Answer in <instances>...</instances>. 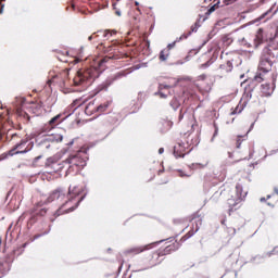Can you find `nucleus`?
<instances>
[{
    "label": "nucleus",
    "mask_w": 278,
    "mask_h": 278,
    "mask_svg": "<svg viewBox=\"0 0 278 278\" xmlns=\"http://www.w3.org/2000/svg\"><path fill=\"white\" fill-rule=\"evenodd\" d=\"M229 157H231V153H229Z\"/></svg>",
    "instance_id": "56"
},
{
    "label": "nucleus",
    "mask_w": 278,
    "mask_h": 278,
    "mask_svg": "<svg viewBox=\"0 0 278 278\" xmlns=\"http://www.w3.org/2000/svg\"><path fill=\"white\" fill-rule=\"evenodd\" d=\"M23 144H27V141H21L20 143L15 144V147L10 150V155H16L18 153H27V150H20V151H16V149H21V147H23Z\"/></svg>",
    "instance_id": "22"
},
{
    "label": "nucleus",
    "mask_w": 278,
    "mask_h": 278,
    "mask_svg": "<svg viewBox=\"0 0 278 278\" xmlns=\"http://www.w3.org/2000/svg\"><path fill=\"white\" fill-rule=\"evenodd\" d=\"M270 12H273V8L269 9L267 12L263 13L262 16L260 17V20L266 18V16H268V14H269Z\"/></svg>",
    "instance_id": "35"
},
{
    "label": "nucleus",
    "mask_w": 278,
    "mask_h": 278,
    "mask_svg": "<svg viewBox=\"0 0 278 278\" xmlns=\"http://www.w3.org/2000/svg\"><path fill=\"white\" fill-rule=\"evenodd\" d=\"M267 199H270V195H267Z\"/></svg>",
    "instance_id": "54"
},
{
    "label": "nucleus",
    "mask_w": 278,
    "mask_h": 278,
    "mask_svg": "<svg viewBox=\"0 0 278 278\" xmlns=\"http://www.w3.org/2000/svg\"><path fill=\"white\" fill-rule=\"evenodd\" d=\"M244 155H241L239 159H238V162H240V160H244Z\"/></svg>",
    "instance_id": "43"
},
{
    "label": "nucleus",
    "mask_w": 278,
    "mask_h": 278,
    "mask_svg": "<svg viewBox=\"0 0 278 278\" xmlns=\"http://www.w3.org/2000/svg\"><path fill=\"white\" fill-rule=\"evenodd\" d=\"M75 62H76V64H77V63L79 62V59H76Z\"/></svg>",
    "instance_id": "50"
},
{
    "label": "nucleus",
    "mask_w": 278,
    "mask_h": 278,
    "mask_svg": "<svg viewBox=\"0 0 278 278\" xmlns=\"http://www.w3.org/2000/svg\"><path fill=\"white\" fill-rule=\"evenodd\" d=\"M169 105L170 108H173V110H178L179 105L181 104L179 103V100H177V98H173Z\"/></svg>",
    "instance_id": "26"
},
{
    "label": "nucleus",
    "mask_w": 278,
    "mask_h": 278,
    "mask_svg": "<svg viewBox=\"0 0 278 278\" xmlns=\"http://www.w3.org/2000/svg\"><path fill=\"white\" fill-rule=\"evenodd\" d=\"M262 81H264V76L260 73L245 87L239 104L231 114H240L249 103H257V91H255V87L257 84H262Z\"/></svg>",
    "instance_id": "4"
},
{
    "label": "nucleus",
    "mask_w": 278,
    "mask_h": 278,
    "mask_svg": "<svg viewBox=\"0 0 278 278\" xmlns=\"http://www.w3.org/2000/svg\"><path fill=\"white\" fill-rule=\"evenodd\" d=\"M84 190L79 187H70L68 192L62 188L54 189L48 197V203L58 201L62 203L61 207L55 212L54 216H62V214H68V212H75L79 207L80 201H84Z\"/></svg>",
    "instance_id": "2"
},
{
    "label": "nucleus",
    "mask_w": 278,
    "mask_h": 278,
    "mask_svg": "<svg viewBox=\"0 0 278 278\" xmlns=\"http://www.w3.org/2000/svg\"><path fill=\"white\" fill-rule=\"evenodd\" d=\"M16 136H17L16 134H13L12 137H11L12 140H14V138H16Z\"/></svg>",
    "instance_id": "45"
},
{
    "label": "nucleus",
    "mask_w": 278,
    "mask_h": 278,
    "mask_svg": "<svg viewBox=\"0 0 278 278\" xmlns=\"http://www.w3.org/2000/svg\"><path fill=\"white\" fill-rule=\"evenodd\" d=\"M233 154H235V155H238V150L233 151Z\"/></svg>",
    "instance_id": "48"
},
{
    "label": "nucleus",
    "mask_w": 278,
    "mask_h": 278,
    "mask_svg": "<svg viewBox=\"0 0 278 278\" xmlns=\"http://www.w3.org/2000/svg\"><path fill=\"white\" fill-rule=\"evenodd\" d=\"M178 121H184V111L182 110H180Z\"/></svg>",
    "instance_id": "39"
},
{
    "label": "nucleus",
    "mask_w": 278,
    "mask_h": 278,
    "mask_svg": "<svg viewBox=\"0 0 278 278\" xmlns=\"http://www.w3.org/2000/svg\"><path fill=\"white\" fill-rule=\"evenodd\" d=\"M70 164V168H76V170H81L84 166H86V162H88V152L87 150H79L76 154L71 155L65 161Z\"/></svg>",
    "instance_id": "7"
},
{
    "label": "nucleus",
    "mask_w": 278,
    "mask_h": 278,
    "mask_svg": "<svg viewBox=\"0 0 278 278\" xmlns=\"http://www.w3.org/2000/svg\"><path fill=\"white\" fill-rule=\"evenodd\" d=\"M61 123H64V117H62V114H58L43 126V131H52V129H55V127H58V125H61Z\"/></svg>",
    "instance_id": "13"
},
{
    "label": "nucleus",
    "mask_w": 278,
    "mask_h": 278,
    "mask_svg": "<svg viewBox=\"0 0 278 278\" xmlns=\"http://www.w3.org/2000/svg\"><path fill=\"white\" fill-rule=\"evenodd\" d=\"M99 38V35L97 33H93L91 36H89L88 40H97Z\"/></svg>",
    "instance_id": "36"
},
{
    "label": "nucleus",
    "mask_w": 278,
    "mask_h": 278,
    "mask_svg": "<svg viewBox=\"0 0 278 278\" xmlns=\"http://www.w3.org/2000/svg\"><path fill=\"white\" fill-rule=\"evenodd\" d=\"M101 90H108V85L106 84H102L98 87V91L97 92H101Z\"/></svg>",
    "instance_id": "33"
},
{
    "label": "nucleus",
    "mask_w": 278,
    "mask_h": 278,
    "mask_svg": "<svg viewBox=\"0 0 278 278\" xmlns=\"http://www.w3.org/2000/svg\"><path fill=\"white\" fill-rule=\"evenodd\" d=\"M43 205L45 204L42 202H38L33 210V214L35 216H47V207Z\"/></svg>",
    "instance_id": "17"
},
{
    "label": "nucleus",
    "mask_w": 278,
    "mask_h": 278,
    "mask_svg": "<svg viewBox=\"0 0 278 278\" xmlns=\"http://www.w3.org/2000/svg\"><path fill=\"white\" fill-rule=\"evenodd\" d=\"M240 47H244V49H253L255 47L253 45V37H243L239 40Z\"/></svg>",
    "instance_id": "19"
},
{
    "label": "nucleus",
    "mask_w": 278,
    "mask_h": 278,
    "mask_svg": "<svg viewBox=\"0 0 278 278\" xmlns=\"http://www.w3.org/2000/svg\"><path fill=\"white\" fill-rule=\"evenodd\" d=\"M72 8H75V4H72Z\"/></svg>",
    "instance_id": "53"
},
{
    "label": "nucleus",
    "mask_w": 278,
    "mask_h": 278,
    "mask_svg": "<svg viewBox=\"0 0 278 278\" xmlns=\"http://www.w3.org/2000/svg\"><path fill=\"white\" fill-rule=\"evenodd\" d=\"M135 5H140V3H138V2H135Z\"/></svg>",
    "instance_id": "51"
},
{
    "label": "nucleus",
    "mask_w": 278,
    "mask_h": 278,
    "mask_svg": "<svg viewBox=\"0 0 278 278\" xmlns=\"http://www.w3.org/2000/svg\"><path fill=\"white\" fill-rule=\"evenodd\" d=\"M264 201H266V198H261V202H264Z\"/></svg>",
    "instance_id": "46"
},
{
    "label": "nucleus",
    "mask_w": 278,
    "mask_h": 278,
    "mask_svg": "<svg viewBox=\"0 0 278 278\" xmlns=\"http://www.w3.org/2000/svg\"><path fill=\"white\" fill-rule=\"evenodd\" d=\"M187 138H190V135H188Z\"/></svg>",
    "instance_id": "55"
},
{
    "label": "nucleus",
    "mask_w": 278,
    "mask_h": 278,
    "mask_svg": "<svg viewBox=\"0 0 278 278\" xmlns=\"http://www.w3.org/2000/svg\"><path fill=\"white\" fill-rule=\"evenodd\" d=\"M197 88L199 89L200 92H207V90H211L210 86H207L205 88H201V85H197Z\"/></svg>",
    "instance_id": "29"
},
{
    "label": "nucleus",
    "mask_w": 278,
    "mask_h": 278,
    "mask_svg": "<svg viewBox=\"0 0 278 278\" xmlns=\"http://www.w3.org/2000/svg\"><path fill=\"white\" fill-rule=\"evenodd\" d=\"M208 162L204 161L202 163H192L189 168H191V170H203V168H205L207 166Z\"/></svg>",
    "instance_id": "24"
},
{
    "label": "nucleus",
    "mask_w": 278,
    "mask_h": 278,
    "mask_svg": "<svg viewBox=\"0 0 278 278\" xmlns=\"http://www.w3.org/2000/svg\"><path fill=\"white\" fill-rule=\"evenodd\" d=\"M238 0H225L226 5H230V3H236Z\"/></svg>",
    "instance_id": "40"
},
{
    "label": "nucleus",
    "mask_w": 278,
    "mask_h": 278,
    "mask_svg": "<svg viewBox=\"0 0 278 278\" xmlns=\"http://www.w3.org/2000/svg\"><path fill=\"white\" fill-rule=\"evenodd\" d=\"M185 96L186 97H194V91H192V89H188L187 91H185Z\"/></svg>",
    "instance_id": "34"
},
{
    "label": "nucleus",
    "mask_w": 278,
    "mask_h": 278,
    "mask_svg": "<svg viewBox=\"0 0 278 278\" xmlns=\"http://www.w3.org/2000/svg\"><path fill=\"white\" fill-rule=\"evenodd\" d=\"M274 190H275L276 194H278V189H277V188H275Z\"/></svg>",
    "instance_id": "49"
},
{
    "label": "nucleus",
    "mask_w": 278,
    "mask_h": 278,
    "mask_svg": "<svg viewBox=\"0 0 278 278\" xmlns=\"http://www.w3.org/2000/svg\"><path fill=\"white\" fill-rule=\"evenodd\" d=\"M187 220L192 223L191 229L185 236H182L179 241L167 245L165 249L156 250L146 257V263L150 268L160 266V264L164 262V258L162 257H165V255H170V253H175V251H179V249H181V243L186 242V240H190V238H192V236L199 231V225H201V217L199 216V213L190 215L187 217Z\"/></svg>",
    "instance_id": "3"
},
{
    "label": "nucleus",
    "mask_w": 278,
    "mask_h": 278,
    "mask_svg": "<svg viewBox=\"0 0 278 278\" xmlns=\"http://www.w3.org/2000/svg\"><path fill=\"white\" fill-rule=\"evenodd\" d=\"M210 64H212L210 61H207L206 63L201 65V68H207V66H210Z\"/></svg>",
    "instance_id": "38"
},
{
    "label": "nucleus",
    "mask_w": 278,
    "mask_h": 278,
    "mask_svg": "<svg viewBox=\"0 0 278 278\" xmlns=\"http://www.w3.org/2000/svg\"><path fill=\"white\" fill-rule=\"evenodd\" d=\"M205 79H207V75H205V74L199 75L197 77V81H205Z\"/></svg>",
    "instance_id": "31"
},
{
    "label": "nucleus",
    "mask_w": 278,
    "mask_h": 278,
    "mask_svg": "<svg viewBox=\"0 0 278 278\" xmlns=\"http://www.w3.org/2000/svg\"><path fill=\"white\" fill-rule=\"evenodd\" d=\"M109 51L113 52L103 58H96L89 67L78 70L73 79L74 86H84L89 81H94V79L105 71V63L110 62V60H122L123 58H128L127 53L122 52L123 47L110 46Z\"/></svg>",
    "instance_id": "1"
},
{
    "label": "nucleus",
    "mask_w": 278,
    "mask_h": 278,
    "mask_svg": "<svg viewBox=\"0 0 278 278\" xmlns=\"http://www.w3.org/2000/svg\"><path fill=\"white\" fill-rule=\"evenodd\" d=\"M98 34H103V38H105L106 40H110V38H112L113 36H116V34H118V30L116 29H105L104 31H98Z\"/></svg>",
    "instance_id": "23"
},
{
    "label": "nucleus",
    "mask_w": 278,
    "mask_h": 278,
    "mask_svg": "<svg viewBox=\"0 0 278 278\" xmlns=\"http://www.w3.org/2000/svg\"><path fill=\"white\" fill-rule=\"evenodd\" d=\"M232 233H236V229H232Z\"/></svg>",
    "instance_id": "52"
},
{
    "label": "nucleus",
    "mask_w": 278,
    "mask_h": 278,
    "mask_svg": "<svg viewBox=\"0 0 278 278\" xmlns=\"http://www.w3.org/2000/svg\"><path fill=\"white\" fill-rule=\"evenodd\" d=\"M110 108V102L106 101L102 104H99V102H97V114L96 116H101V114H103L104 112H108V109Z\"/></svg>",
    "instance_id": "20"
},
{
    "label": "nucleus",
    "mask_w": 278,
    "mask_h": 278,
    "mask_svg": "<svg viewBox=\"0 0 278 278\" xmlns=\"http://www.w3.org/2000/svg\"><path fill=\"white\" fill-rule=\"evenodd\" d=\"M254 49H257L263 42H268L273 40V36H268V33L264 28H258L255 37H252Z\"/></svg>",
    "instance_id": "9"
},
{
    "label": "nucleus",
    "mask_w": 278,
    "mask_h": 278,
    "mask_svg": "<svg viewBox=\"0 0 278 278\" xmlns=\"http://www.w3.org/2000/svg\"><path fill=\"white\" fill-rule=\"evenodd\" d=\"M262 56L271 62L273 64H277L278 62V50L273 47H267L263 49Z\"/></svg>",
    "instance_id": "11"
},
{
    "label": "nucleus",
    "mask_w": 278,
    "mask_h": 278,
    "mask_svg": "<svg viewBox=\"0 0 278 278\" xmlns=\"http://www.w3.org/2000/svg\"><path fill=\"white\" fill-rule=\"evenodd\" d=\"M242 138H244V136H237V139H236V148L237 149H240V144H242V142L244 141V139H242Z\"/></svg>",
    "instance_id": "27"
},
{
    "label": "nucleus",
    "mask_w": 278,
    "mask_h": 278,
    "mask_svg": "<svg viewBox=\"0 0 278 278\" xmlns=\"http://www.w3.org/2000/svg\"><path fill=\"white\" fill-rule=\"evenodd\" d=\"M222 194L229 205V212H236V210H238V205H240L241 202L247 199V192H244L242 185L240 184L236 185L235 191L224 190Z\"/></svg>",
    "instance_id": "5"
},
{
    "label": "nucleus",
    "mask_w": 278,
    "mask_h": 278,
    "mask_svg": "<svg viewBox=\"0 0 278 278\" xmlns=\"http://www.w3.org/2000/svg\"><path fill=\"white\" fill-rule=\"evenodd\" d=\"M176 173H178V177H190V174H186L184 170L178 169Z\"/></svg>",
    "instance_id": "30"
},
{
    "label": "nucleus",
    "mask_w": 278,
    "mask_h": 278,
    "mask_svg": "<svg viewBox=\"0 0 278 278\" xmlns=\"http://www.w3.org/2000/svg\"><path fill=\"white\" fill-rule=\"evenodd\" d=\"M168 88H170V86L168 85H161L159 86V91L155 92L156 96H159L161 99H166V93H164L163 90H168Z\"/></svg>",
    "instance_id": "25"
},
{
    "label": "nucleus",
    "mask_w": 278,
    "mask_h": 278,
    "mask_svg": "<svg viewBox=\"0 0 278 278\" xmlns=\"http://www.w3.org/2000/svg\"><path fill=\"white\" fill-rule=\"evenodd\" d=\"M26 104H23L22 106L16 108V114L18 118H22L23 123H28L29 122V114L25 112Z\"/></svg>",
    "instance_id": "16"
},
{
    "label": "nucleus",
    "mask_w": 278,
    "mask_h": 278,
    "mask_svg": "<svg viewBox=\"0 0 278 278\" xmlns=\"http://www.w3.org/2000/svg\"><path fill=\"white\" fill-rule=\"evenodd\" d=\"M62 140H64V137L61 135H58V137L55 138L56 142H62Z\"/></svg>",
    "instance_id": "37"
},
{
    "label": "nucleus",
    "mask_w": 278,
    "mask_h": 278,
    "mask_svg": "<svg viewBox=\"0 0 278 278\" xmlns=\"http://www.w3.org/2000/svg\"><path fill=\"white\" fill-rule=\"evenodd\" d=\"M217 8H218V4H214L207 10L206 14L210 15L212 14V12H216Z\"/></svg>",
    "instance_id": "28"
},
{
    "label": "nucleus",
    "mask_w": 278,
    "mask_h": 278,
    "mask_svg": "<svg viewBox=\"0 0 278 278\" xmlns=\"http://www.w3.org/2000/svg\"><path fill=\"white\" fill-rule=\"evenodd\" d=\"M0 247H1V238H0Z\"/></svg>",
    "instance_id": "57"
},
{
    "label": "nucleus",
    "mask_w": 278,
    "mask_h": 278,
    "mask_svg": "<svg viewBox=\"0 0 278 278\" xmlns=\"http://www.w3.org/2000/svg\"><path fill=\"white\" fill-rule=\"evenodd\" d=\"M220 59L223 60V64L219 65L218 75L219 77H225L228 73L233 71V66H238L240 64V55L236 52H222Z\"/></svg>",
    "instance_id": "6"
},
{
    "label": "nucleus",
    "mask_w": 278,
    "mask_h": 278,
    "mask_svg": "<svg viewBox=\"0 0 278 278\" xmlns=\"http://www.w3.org/2000/svg\"><path fill=\"white\" fill-rule=\"evenodd\" d=\"M151 249H153V243L132 247L127 249L124 253L125 255H140V253H144V251H151Z\"/></svg>",
    "instance_id": "12"
},
{
    "label": "nucleus",
    "mask_w": 278,
    "mask_h": 278,
    "mask_svg": "<svg viewBox=\"0 0 278 278\" xmlns=\"http://www.w3.org/2000/svg\"><path fill=\"white\" fill-rule=\"evenodd\" d=\"M52 81H53V80H48L49 86H51Z\"/></svg>",
    "instance_id": "47"
},
{
    "label": "nucleus",
    "mask_w": 278,
    "mask_h": 278,
    "mask_svg": "<svg viewBox=\"0 0 278 278\" xmlns=\"http://www.w3.org/2000/svg\"><path fill=\"white\" fill-rule=\"evenodd\" d=\"M41 235H35L31 239L30 242H34V240H38V238H40Z\"/></svg>",
    "instance_id": "41"
},
{
    "label": "nucleus",
    "mask_w": 278,
    "mask_h": 278,
    "mask_svg": "<svg viewBox=\"0 0 278 278\" xmlns=\"http://www.w3.org/2000/svg\"><path fill=\"white\" fill-rule=\"evenodd\" d=\"M159 153H160V154L164 153V148H161V149L159 150Z\"/></svg>",
    "instance_id": "42"
},
{
    "label": "nucleus",
    "mask_w": 278,
    "mask_h": 278,
    "mask_svg": "<svg viewBox=\"0 0 278 278\" xmlns=\"http://www.w3.org/2000/svg\"><path fill=\"white\" fill-rule=\"evenodd\" d=\"M97 100L90 101L86 108H85V114H87V116H92L96 115L97 116Z\"/></svg>",
    "instance_id": "15"
},
{
    "label": "nucleus",
    "mask_w": 278,
    "mask_h": 278,
    "mask_svg": "<svg viewBox=\"0 0 278 278\" xmlns=\"http://www.w3.org/2000/svg\"><path fill=\"white\" fill-rule=\"evenodd\" d=\"M192 142L190 141H180L174 146V155L175 157H185L186 154L192 151Z\"/></svg>",
    "instance_id": "8"
},
{
    "label": "nucleus",
    "mask_w": 278,
    "mask_h": 278,
    "mask_svg": "<svg viewBox=\"0 0 278 278\" xmlns=\"http://www.w3.org/2000/svg\"><path fill=\"white\" fill-rule=\"evenodd\" d=\"M167 47H168L167 49H164L160 52V55H159L160 62H166V60H168V55H170V49L173 45H168Z\"/></svg>",
    "instance_id": "21"
},
{
    "label": "nucleus",
    "mask_w": 278,
    "mask_h": 278,
    "mask_svg": "<svg viewBox=\"0 0 278 278\" xmlns=\"http://www.w3.org/2000/svg\"><path fill=\"white\" fill-rule=\"evenodd\" d=\"M113 10H114L116 16H121V10L118 8H116V3H113Z\"/></svg>",
    "instance_id": "32"
},
{
    "label": "nucleus",
    "mask_w": 278,
    "mask_h": 278,
    "mask_svg": "<svg viewBox=\"0 0 278 278\" xmlns=\"http://www.w3.org/2000/svg\"><path fill=\"white\" fill-rule=\"evenodd\" d=\"M13 123L10 121V115L1 114L0 115V141L3 140V135L10 131Z\"/></svg>",
    "instance_id": "10"
},
{
    "label": "nucleus",
    "mask_w": 278,
    "mask_h": 278,
    "mask_svg": "<svg viewBox=\"0 0 278 278\" xmlns=\"http://www.w3.org/2000/svg\"><path fill=\"white\" fill-rule=\"evenodd\" d=\"M258 71L261 73H270V71H273V62L268 61L264 56H261V61L258 64Z\"/></svg>",
    "instance_id": "14"
},
{
    "label": "nucleus",
    "mask_w": 278,
    "mask_h": 278,
    "mask_svg": "<svg viewBox=\"0 0 278 278\" xmlns=\"http://www.w3.org/2000/svg\"><path fill=\"white\" fill-rule=\"evenodd\" d=\"M274 90L275 89L273 88V86H270V84L268 83L261 85L262 97H270Z\"/></svg>",
    "instance_id": "18"
},
{
    "label": "nucleus",
    "mask_w": 278,
    "mask_h": 278,
    "mask_svg": "<svg viewBox=\"0 0 278 278\" xmlns=\"http://www.w3.org/2000/svg\"><path fill=\"white\" fill-rule=\"evenodd\" d=\"M36 108V103H31L30 109Z\"/></svg>",
    "instance_id": "44"
}]
</instances>
